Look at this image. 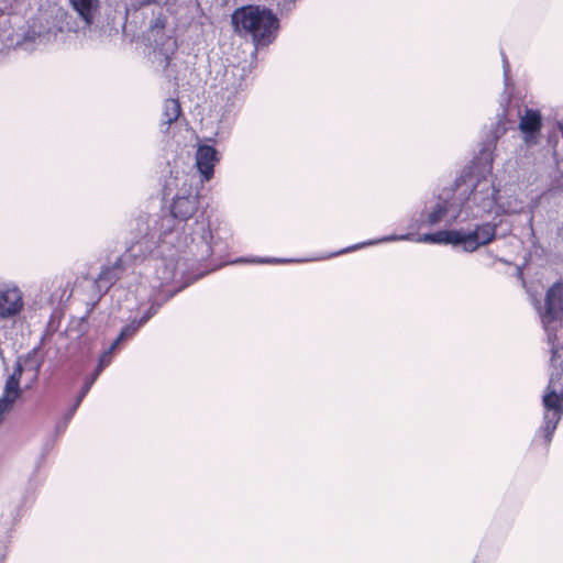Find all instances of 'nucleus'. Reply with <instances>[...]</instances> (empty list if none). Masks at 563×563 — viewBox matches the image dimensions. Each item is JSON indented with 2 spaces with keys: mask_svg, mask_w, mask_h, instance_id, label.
<instances>
[{
  "mask_svg": "<svg viewBox=\"0 0 563 563\" xmlns=\"http://www.w3.org/2000/svg\"><path fill=\"white\" fill-rule=\"evenodd\" d=\"M496 235V225L484 223L477 225L474 231H461V245L466 252H474L481 246L489 244Z\"/></svg>",
  "mask_w": 563,
  "mask_h": 563,
  "instance_id": "9",
  "label": "nucleus"
},
{
  "mask_svg": "<svg viewBox=\"0 0 563 563\" xmlns=\"http://www.w3.org/2000/svg\"><path fill=\"white\" fill-rule=\"evenodd\" d=\"M98 376H96V373L91 376V378L89 379H86L84 386H82V389H81V393L80 395L78 396L77 398V401L74 406V408L71 409L70 413H69V418L73 416L74 411L76 410V408L79 406L80 401L82 400V398L87 395V393L90 390L91 386L93 385V383L96 382Z\"/></svg>",
  "mask_w": 563,
  "mask_h": 563,
  "instance_id": "20",
  "label": "nucleus"
},
{
  "mask_svg": "<svg viewBox=\"0 0 563 563\" xmlns=\"http://www.w3.org/2000/svg\"><path fill=\"white\" fill-rule=\"evenodd\" d=\"M158 310V306H155L154 303L150 307L147 312L140 319V320H133L130 324L124 327L122 331L120 332L118 339L111 344V349H115L119 343L126 338H130L134 335V333L143 325L145 324L152 316H154Z\"/></svg>",
  "mask_w": 563,
  "mask_h": 563,
  "instance_id": "16",
  "label": "nucleus"
},
{
  "mask_svg": "<svg viewBox=\"0 0 563 563\" xmlns=\"http://www.w3.org/2000/svg\"><path fill=\"white\" fill-rule=\"evenodd\" d=\"M463 213L460 211V203L456 194L452 201L440 196L430 207H427L422 213V222L433 227L441 221L448 224L454 223Z\"/></svg>",
  "mask_w": 563,
  "mask_h": 563,
  "instance_id": "6",
  "label": "nucleus"
},
{
  "mask_svg": "<svg viewBox=\"0 0 563 563\" xmlns=\"http://www.w3.org/2000/svg\"><path fill=\"white\" fill-rule=\"evenodd\" d=\"M166 22L167 19L162 12L152 20L150 27L153 36L156 37L165 29Z\"/></svg>",
  "mask_w": 563,
  "mask_h": 563,
  "instance_id": "19",
  "label": "nucleus"
},
{
  "mask_svg": "<svg viewBox=\"0 0 563 563\" xmlns=\"http://www.w3.org/2000/svg\"><path fill=\"white\" fill-rule=\"evenodd\" d=\"M417 242L431 244H461V230H442L434 233H426L416 239Z\"/></svg>",
  "mask_w": 563,
  "mask_h": 563,
  "instance_id": "14",
  "label": "nucleus"
},
{
  "mask_svg": "<svg viewBox=\"0 0 563 563\" xmlns=\"http://www.w3.org/2000/svg\"><path fill=\"white\" fill-rule=\"evenodd\" d=\"M73 9L78 13L85 26H89L98 12L99 0H69Z\"/></svg>",
  "mask_w": 563,
  "mask_h": 563,
  "instance_id": "15",
  "label": "nucleus"
},
{
  "mask_svg": "<svg viewBox=\"0 0 563 563\" xmlns=\"http://www.w3.org/2000/svg\"><path fill=\"white\" fill-rule=\"evenodd\" d=\"M542 128V117L540 111L526 109L519 115V130L523 134V141L528 146L538 143V135Z\"/></svg>",
  "mask_w": 563,
  "mask_h": 563,
  "instance_id": "10",
  "label": "nucleus"
},
{
  "mask_svg": "<svg viewBox=\"0 0 563 563\" xmlns=\"http://www.w3.org/2000/svg\"><path fill=\"white\" fill-rule=\"evenodd\" d=\"M135 239L136 240L132 242L131 245L128 247L126 254L123 257L119 258L112 266H107L102 268V271L96 279V286L99 291L106 292L111 287V285L120 277V274L122 272V265L125 262V257L137 258L144 256L146 253L150 252L146 251L145 244L139 243L136 245V252L139 253V255H132L130 253V247L140 240V235H136Z\"/></svg>",
  "mask_w": 563,
  "mask_h": 563,
  "instance_id": "8",
  "label": "nucleus"
},
{
  "mask_svg": "<svg viewBox=\"0 0 563 563\" xmlns=\"http://www.w3.org/2000/svg\"><path fill=\"white\" fill-rule=\"evenodd\" d=\"M198 209L197 195L177 196L172 206V214L164 216L159 220L150 217H140L136 220V230L140 240L130 247L132 255H139L136 245L145 244L146 251H152L159 241H165L180 222L190 219Z\"/></svg>",
  "mask_w": 563,
  "mask_h": 563,
  "instance_id": "2",
  "label": "nucleus"
},
{
  "mask_svg": "<svg viewBox=\"0 0 563 563\" xmlns=\"http://www.w3.org/2000/svg\"><path fill=\"white\" fill-rule=\"evenodd\" d=\"M455 194L460 203V211L464 214L463 221L481 218L496 207L504 213L517 212L518 203H504L497 198L498 190L489 178H482L473 184L463 181L455 184Z\"/></svg>",
  "mask_w": 563,
  "mask_h": 563,
  "instance_id": "3",
  "label": "nucleus"
},
{
  "mask_svg": "<svg viewBox=\"0 0 563 563\" xmlns=\"http://www.w3.org/2000/svg\"><path fill=\"white\" fill-rule=\"evenodd\" d=\"M114 351V349H111V346L99 358L98 366L96 368V376H99V374L103 371L106 366H108L111 363V354Z\"/></svg>",
  "mask_w": 563,
  "mask_h": 563,
  "instance_id": "21",
  "label": "nucleus"
},
{
  "mask_svg": "<svg viewBox=\"0 0 563 563\" xmlns=\"http://www.w3.org/2000/svg\"><path fill=\"white\" fill-rule=\"evenodd\" d=\"M280 260L277 258H252V260H245V258H239L235 260L233 263H278Z\"/></svg>",
  "mask_w": 563,
  "mask_h": 563,
  "instance_id": "22",
  "label": "nucleus"
},
{
  "mask_svg": "<svg viewBox=\"0 0 563 563\" xmlns=\"http://www.w3.org/2000/svg\"><path fill=\"white\" fill-rule=\"evenodd\" d=\"M405 240H413L412 234L408 233V234H402V235L385 236V238H383L380 240H377V241H369V242H366V243H363V244L353 245L351 247H347L345 250H342V251L338 252L336 254H342V253H345V252L355 251V250H357V249H360L362 246L372 245V244H376V243H379V242L405 241Z\"/></svg>",
  "mask_w": 563,
  "mask_h": 563,
  "instance_id": "18",
  "label": "nucleus"
},
{
  "mask_svg": "<svg viewBox=\"0 0 563 563\" xmlns=\"http://www.w3.org/2000/svg\"><path fill=\"white\" fill-rule=\"evenodd\" d=\"M177 51V42L174 37L169 36L165 42L154 51V62L166 71V76L170 79H177V74L174 70L176 66L173 64V56Z\"/></svg>",
  "mask_w": 563,
  "mask_h": 563,
  "instance_id": "11",
  "label": "nucleus"
},
{
  "mask_svg": "<svg viewBox=\"0 0 563 563\" xmlns=\"http://www.w3.org/2000/svg\"><path fill=\"white\" fill-rule=\"evenodd\" d=\"M179 262L172 257H162L155 263V277L159 282V286L172 283L178 272Z\"/></svg>",
  "mask_w": 563,
  "mask_h": 563,
  "instance_id": "13",
  "label": "nucleus"
},
{
  "mask_svg": "<svg viewBox=\"0 0 563 563\" xmlns=\"http://www.w3.org/2000/svg\"><path fill=\"white\" fill-rule=\"evenodd\" d=\"M559 235L563 238V227L560 229Z\"/></svg>",
  "mask_w": 563,
  "mask_h": 563,
  "instance_id": "23",
  "label": "nucleus"
},
{
  "mask_svg": "<svg viewBox=\"0 0 563 563\" xmlns=\"http://www.w3.org/2000/svg\"><path fill=\"white\" fill-rule=\"evenodd\" d=\"M234 31L242 37L250 36L256 46H265L277 36L279 20L276 14L262 5H243L231 15Z\"/></svg>",
  "mask_w": 563,
  "mask_h": 563,
  "instance_id": "4",
  "label": "nucleus"
},
{
  "mask_svg": "<svg viewBox=\"0 0 563 563\" xmlns=\"http://www.w3.org/2000/svg\"><path fill=\"white\" fill-rule=\"evenodd\" d=\"M41 362L35 352L20 356L14 365L13 372L7 377L3 393L0 397V422L7 412H10L14 402L21 397L23 389L21 380L24 379V388H31L38 378Z\"/></svg>",
  "mask_w": 563,
  "mask_h": 563,
  "instance_id": "5",
  "label": "nucleus"
},
{
  "mask_svg": "<svg viewBox=\"0 0 563 563\" xmlns=\"http://www.w3.org/2000/svg\"><path fill=\"white\" fill-rule=\"evenodd\" d=\"M219 161V153L213 146L200 145L198 147L196 152V166L202 180L208 181L213 177V169Z\"/></svg>",
  "mask_w": 563,
  "mask_h": 563,
  "instance_id": "12",
  "label": "nucleus"
},
{
  "mask_svg": "<svg viewBox=\"0 0 563 563\" xmlns=\"http://www.w3.org/2000/svg\"><path fill=\"white\" fill-rule=\"evenodd\" d=\"M534 308L550 352L549 383L542 396V432L549 444L563 416V283L553 284L544 299L534 302Z\"/></svg>",
  "mask_w": 563,
  "mask_h": 563,
  "instance_id": "1",
  "label": "nucleus"
},
{
  "mask_svg": "<svg viewBox=\"0 0 563 563\" xmlns=\"http://www.w3.org/2000/svg\"><path fill=\"white\" fill-rule=\"evenodd\" d=\"M23 308L24 298L20 287L12 282L0 283V319H13Z\"/></svg>",
  "mask_w": 563,
  "mask_h": 563,
  "instance_id": "7",
  "label": "nucleus"
},
{
  "mask_svg": "<svg viewBox=\"0 0 563 563\" xmlns=\"http://www.w3.org/2000/svg\"><path fill=\"white\" fill-rule=\"evenodd\" d=\"M180 114V106L176 99H167L164 103L163 123L169 125L175 122Z\"/></svg>",
  "mask_w": 563,
  "mask_h": 563,
  "instance_id": "17",
  "label": "nucleus"
}]
</instances>
